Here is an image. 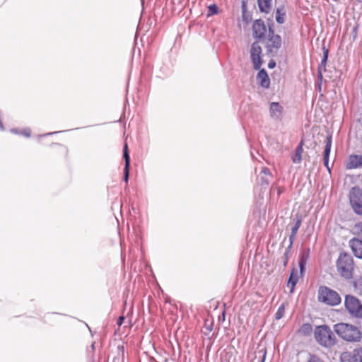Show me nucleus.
Returning <instances> with one entry per match:
<instances>
[{
    "mask_svg": "<svg viewBox=\"0 0 362 362\" xmlns=\"http://www.w3.org/2000/svg\"><path fill=\"white\" fill-rule=\"evenodd\" d=\"M358 236L362 239V224L361 226V233L360 234L358 235Z\"/></svg>",
    "mask_w": 362,
    "mask_h": 362,
    "instance_id": "39",
    "label": "nucleus"
},
{
    "mask_svg": "<svg viewBox=\"0 0 362 362\" xmlns=\"http://www.w3.org/2000/svg\"><path fill=\"white\" fill-rule=\"evenodd\" d=\"M337 267L338 272L342 277L346 279H351L354 269L352 257L346 253L340 254L337 262Z\"/></svg>",
    "mask_w": 362,
    "mask_h": 362,
    "instance_id": "3",
    "label": "nucleus"
},
{
    "mask_svg": "<svg viewBox=\"0 0 362 362\" xmlns=\"http://www.w3.org/2000/svg\"><path fill=\"white\" fill-rule=\"evenodd\" d=\"M327 57H328V50L327 49H325L324 51V56H323V58L321 60V63H320V65L319 66V68H318V77L319 78L322 79V72H321V67H325L326 66V63H327Z\"/></svg>",
    "mask_w": 362,
    "mask_h": 362,
    "instance_id": "23",
    "label": "nucleus"
},
{
    "mask_svg": "<svg viewBox=\"0 0 362 362\" xmlns=\"http://www.w3.org/2000/svg\"><path fill=\"white\" fill-rule=\"evenodd\" d=\"M360 167H362V155H351L346 163V168L354 169Z\"/></svg>",
    "mask_w": 362,
    "mask_h": 362,
    "instance_id": "13",
    "label": "nucleus"
},
{
    "mask_svg": "<svg viewBox=\"0 0 362 362\" xmlns=\"http://www.w3.org/2000/svg\"><path fill=\"white\" fill-rule=\"evenodd\" d=\"M352 356L349 353H344L341 356V362H351Z\"/></svg>",
    "mask_w": 362,
    "mask_h": 362,
    "instance_id": "31",
    "label": "nucleus"
},
{
    "mask_svg": "<svg viewBox=\"0 0 362 362\" xmlns=\"http://www.w3.org/2000/svg\"><path fill=\"white\" fill-rule=\"evenodd\" d=\"M4 127L1 119L0 118V131H4Z\"/></svg>",
    "mask_w": 362,
    "mask_h": 362,
    "instance_id": "36",
    "label": "nucleus"
},
{
    "mask_svg": "<svg viewBox=\"0 0 362 362\" xmlns=\"http://www.w3.org/2000/svg\"><path fill=\"white\" fill-rule=\"evenodd\" d=\"M218 7L216 4H211L208 6V16L216 14L218 13Z\"/></svg>",
    "mask_w": 362,
    "mask_h": 362,
    "instance_id": "28",
    "label": "nucleus"
},
{
    "mask_svg": "<svg viewBox=\"0 0 362 362\" xmlns=\"http://www.w3.org/2000/svg\"><path fill=\"white\" fill-rule=\"evenodd\" d=\"M250 54L254 69L259 70L262 65L263 60L262 49L258 42L252 44Z\"/></svg>",
    "mask_w": 362,
    "mask_h": 362,
    "instance_id": "8",
    "label": "nucleus"
},
{
    "mask_svg": "<svg viewBox=\"0 0 362 362\" xmlns=\"http://www.w3.org/2000/svg\"><path fill=\"white\" fill-rule=\"evenodd\" d=\"M124 320V316H120L118 318L117 322V325L118 326H121L123 324Z\"/></svg>",
    "mask_w": 362,
    "mask_h": 362,
    "instance_id": "33",
    "label": "nucleus"
},
{
    "mask_svg": "<svg viewBox=\"0 0 362 362\" xmlns=\"http://www.w3.org/2000/svg\"><path fill=\"white\" fill-rule=\"evenodd\" d=\"M267 33V27L264 22L258 19L254 21L252 25V35L255 39L264 40Z\"/></svg>",
    "mask_w": 362,
    "mask_h": 362,
    "instance_id": "9",
    "label": "nucleus"
},
{
    "mask_svg": "<svg viewBox=\"0 0 362 362\" xmlns=\"http://www.w3.org/2000/svg\"><path fill=\"white\" fill-rule=\"evenodd\" d=\"M275 66H276V62H275L274 61H273V60H270V61L269 62V63H268V67H269V69H273V68H274V67H275Z\"/></svg>",
    "mask_w": 362,
    "mask_h": 362,
    "instance_id": "34",
    "label": "nucleus"
},
{
    "mask_svg": "<svg viewBox=\"0 0 362 362\" xmlns=\"http://www.w3.org/2000/svg\"><path fill=\"white\" fill-rule=\"evenodd\" d=\"M301 221V217L300 216H296L295 224L291 228V235H289V248H291L293 246L298 230L300 227Z\"/></svg>",
    "mask_w": 362,
    "mask_h": 362,
    "instance_id": "15",
    "label": "nucleus"
},
{
    "mask_svg": "<svg viewBox=\"0 0 362 362\" xmlns=\"http://www.w3.org/2000/svg\"><path fill=\"white\" fill-rule=\"evenodd\" d=\"M281 37L274 33L271 26H269L267 39L265 41V47L267 54L274 56L281 47Z\"/></svg>",
    "mask_w": 362,
    "mask_h": 362,
    "instance_id": "5",
    "label": "nucleus"
},
{
    "mask_svg": "<svg viewBox=\"0 0 362 362\" xmlns=\"http://www.w3.org/2000/svg\"><path fill=\"white\" fill-rule=\"evenodd\" d=\"M267 355V351L265 349L259 350L252 362H264Z\"/></svg>",
    "mask_w": 362,
    "mask_h": 362,
    "instance_id": "22",
    "label": "nucleus"
},
{
    "mask_svg": "<svg viewBox=\"0 0 362 362\" xmlns=\"http://www.w3.org/2000/svg\"><path fill=\"white\" fill-rule=\"evenodd\" d=\"M123 157L125 161V165L124 168V180L126 182H127L129 174L130 157L129 155L128 146L127 144H125L124 146Z\"/></svg>",
    "mask_w": 362,
    "mask_h": 362,
    "instance_id": "14",
    "label": "nucleus"
},
{
    "mask_svg": "<svg viewBox=\"0 0 362 362\" xmlns=\"http://www.w3.org/2000/svg\"><path fill=\"white\" fill-rule=\"evenodd\" d=\"M318 300L332 306L337 305L341 303V297L339 293L327 286H322L319 288Z\"/></svg>",
    "mask_w": 362,
    "mask_h": 362,
    "instance_id": "4",
    "label": "nucleus"
},
{
    "mask_svg": "<svg viewBox=\"0 0 362 362\" xmlns=\"http://www.w3.org/2000/svg\"><path fill=\"white\" fill-rule=\"evenodd\" d=\"M334 331L341 338L348 341H359L362 337L361 332L356 327L346 323L335 325Z\"/></svg>",
    "mask_w": 362,
    "mask_h": 362,
    "instance_id": "1",
    "label": "nucleus"
},
{
    "mask_svg": "<svg viewBox=\"0 0 362 362\" xmlns=\"http://www.w3.org/2000/svg\"><path fill=\"white\" fill-rule=\"evenodd\" d=\"M257 75V80L260 86L264 88H268L270 85V79L265 69H259Z\"/></svg>",
    "mask_w": 362,
    "mask_h": 362,
    "instance_id": "12",
    "label": "nucleus"
},
{
    "mask_svg": "<svg viewBox=\"0 0 362 362\" xmlns=\"http://www.w3.org/2000/svg\"><path fill=\"white\" fill-rule=\"evenodd\" d=\"M272 0H257L259 8L261 12L269 13L271 11Z\"/></svg>",
    "mask_w": 362,
    "mask_h": 362,
    "instance_id": "17",
    "label": "nucleus"
},
{
    "mask_svg": "<svg viewBox=\"0 0 362 362\" xmlns=\"http://www.w3.org/2000/svg\"><path fill=\"white\" fill-rule=\"evenodd\" d=\"M91 348H92L93 350L95 349V344L94 343H93L91 344Z\"/></svg>",
    "mask_w": 362,
    "mask_h": 362,
    "instance_id": "41",
    "label": "nucleus"
},
{
    "mask_svg": "<svg viewBox=\"0 0 362 362\" xmlns=\"http://www.w3.org/2000/svg\"><path fill=\"white\" fill-rule=\"evenodd\" d=\"M245 8H246V4H245V1H243L242 2V8H243V11H245Z\"/></svg>",
    "mask_w": 362,
    "mask_h": 362,
    "instance_id": "37",
    "label": "nucleus"
},
{
    "mask_svg": "<svg viewBox=\"0 0 362 362\" xmlns=\"http://www.w3.org/2000/svg\"><path fill=\"white\" fill-rule=\"evenodd\" d=\"M306 362H325L319 356L313 354H308Z\"/></svg>",
    "mask_w": 362,
    "mask_h": 362,
    "instance_id": "26",
    "label": "nucleus"
},
{
    "mask_svg": "<svg viewBox=\"0 0 362 362\" xmlns=\"http://www.w3.org/2000/svg\"><path fill=\"white\" fill-rule=\"evenodd\" d=\"M291 158L294 163H300L302 160V156L301 154L295 152Z\"/></svg>",
    "mask_w": 362,
    "mask_h": 362,
    "instance_id": "30",
    "label": "nucleus"
},
{
    "mask_svg": "<svg viewBox=\"0 0 362 362\" xmlns=\"http://www.w3.org/2000/svg\"><path fill=\"white\" fill-rule=\"evenodd\" d=\"M11 132L13 134H22L26 137H30L31 134V130L30 128H25L22 130L18 129H11Z\"/></svg>",
    "mask_w": 362,
    "mask_h": 362,
    "instance_id": "25",
    "label": "nucleus"
},
{
    "mask_svg": "<svg viewBox=\"0 0 362 362\" xmlns=\"http://www.w3.org/2000/svg\"><path fill=\"white\" fill-rule=\"evenodd\" d=\"M295 152L302 155L303 152V141H300L298 146L296 147Z\"/></svg>",
    "mask_w": 362,
    "mask_h": 362,
    "instance_id": "32",
    "label": "nucleus"
},
{
    "mask_svg": "<svg viewBox=\"0 0 362 362\" xmlns=\"http://www.w3.org/2000/svg\"><path fill=\"white\" fill-rule=\"evenodd\" d=\"M312 332L313 327L310 323L303 324L299 329V333L304 336L310 335L312 333Z\"/></svg>",
    "mask_w": 362,
    "mask_h": 362,
    "instance_id": "21",
    "label": "nucleus"
},
{
    "mask_svg": "<svg viewBox=\"0 0 362 362\" xmlns=\"http://www.w3.org/2000/svg\"><path fill=\"white\" fill-rule=\"evenodd\" d=\"M291 249V248H289V245H288V247L286 248V251L284 253V262H283V265L284 267H286L287 265V264H288V259H289V253H290Z\"/></svg>",
    "mask_w": 362,
    "mask_h": 362,
    "instance_id": "29",
    "label": "nucleus"
},
{
    "mask_svg": "<svg viewBox=\"0 0 362 362\" xmlns=\"http://www.w3.org/2000/svg\"><path fill=\"white\" fill-rule=\"evenodd\" d=\"M284 313H285V306H284V304H281L279 307V308H278V310H277V311H276V313L275 314L276 320L281 319L283 317L284 315Z\"/></svg>",
    "mask_w": 362,
    "mask_h": 362,
    "instance_id": "27",
    "label": "nucleus"
},
{
    "mask_svg": "<svg viewBox=\"0 0 362 362\" xmlns=\"http://www.w3.org/2000/svg\"><path fill=\"white\" fill-rule=\"evenodd\" d=\"M298 274L296 269L293 268L291 272L289 279L288 280L287 286L288 287H291V292H293L295 286L298 282Z\"/></svg>",
    "mask_w": 362,
    "mask_h": 362,
    "instance_id": "18",
    "label": "nucleus"
},
{
    "mask_svg": "<svg viewBox=\"0 0 362 362\" xmlns=\"http://www.w3.org/2000/svg\"><path fill=\"white\" fill-rule=\"evenodd\" d=\"M269 116L274 121H281L284 115V107L277 102H272L269 104Z\"/></svg>",
    "mask_w": 362,
    "mask_h": 362,
    "instance_id": "10",
    "label": "nucleus"
},
{
    "mask_svg": "<svg viewBox=\"0 0 362 362\" xmlns=\"http://www.w3.org/2000/svg\"><path fill=\"white\" fill-rule=\"evenodd\" d=\"M262 173L265 174V175H269L270 174V170L269 169H268L267 168H262V171H261Z\"/></svg>",
    "mask_w": 362,
    "mask_h": 362,
    "instance_id": "35",
    "label": "nucleus"
},
{
    "mask_svg": "<svg viewBox=\"0 0 362 362\" xmlns=\"http://www.w3.org/2000/svg\"><path fill=\"white\" fill-rule=\"evenodd\" d=\"M59 132H52V133H47V134H45L44 135H42L43 136H47V135H51V134H56V133H58Z\"/></svg>",
    "mask_w": 362,
    "mask_h": 362,
    "instance_id": "38",
    "label": "nucleus"
},
{
    "mask_svg": "<svg viewBox=\"0 0 362 362\" xmlns=\"http://www.w3.org/2000/svg\"><path fill=\"white\" fill-rule=\"evenodd\" d=\"M308 252L307 253H303L300 257V259H299V268H300V274L301 276L303 275L304 274V272H305V266H306V264H307V261H308Z\"/></svg>",
    "mask_w": 362,
    "mask_h": 362,
    "instance_id": "19",
    "label": "nucleus"
},
{
    "mask_svg": "<svg viewBox=\"0 0 362 362\" xmlns=\"http://www.w3.org/2000/svg\"><path fill=\"white\" fill-rule=\"evenodd\" d=\"M282 191L283 190L281 188L279 187L278 188V191H277L278 194L279 195L282 192Z\"/></svg>",
    "mask_w": 362,
    "mask_h": 362,
    "instance_id": "40",
    "label": "nucleus"
},
{
    "mask_svg": "<svg viewBox=\"0 0 362 362\" xmlns=\"http://www.w3.org/2000/svg\"><path fill=\"white\" fill-rule=\"evenodd\" d=\"M349 202L354 212L362 215V189L359 187H353L349 192Z\"/></svg>",
    "mask_w": 362,
    "mask_h": 362,
    "instance_id": "7",
    "label": "nucleus"
},
{
    "mask_svg": "<svg viewBox=\"0 0 362 362\" xmlns=\"http://www.w3.org/2000/svg\"><path fill=\"white\" fill-rule=\"evenodd\" d=\"M141 4L143 5V4H144V0H141Z\"/></svg>",
    "mask_w": 362,
    "mask_h": 362,
    "instance_id": "42",
    "label": "nucleus"
},
{
    "mask_svg": "<svg viewBox=\"0 0 362 362\" xmlns=\"http://www.w3.org/2000/svg\"><path fill=\"white\" fill-rule=\"evenodd\" d=\"M349 246L354 255L362 259V239L359 238H354L349 240Z\"/></svg>",
    "mask_w": 362,
    "mask_h": 362,
    "instance_id": "11",
    "label": "nucleus"
},
{
    "mask_svg": "<svg viewBox=\"0 0 362 362\" xmlns=\"http://www.w3.org/2000/svg\"><path fill=\"white\" fill-rule=\"evenodd\" d=\"M358 2L362 3V0H357Z\"/></svg>",
    "mask_w": 362,
    "mask_h": 362,
    "instance_id": "44",
    "label": "nucleus"
},
{
    "mask_svg": "<svg viewBox=\"0 0 362 362\" xmlns=\"http://www.w3.org/2000/svg\"><path fill=\"white\" fill-rule=\"evenodd\" d=\"M352 359L354 362H362V347L354 350Z\"/></svg>",
    "mask_w": 362,
    "mask_h": 362,
    "instance_id": "24",
    "label": "nucleus"
},
{
    "mask_svg": "<svg viewBox=\"0 0 362 362\" xmlns=\"http://www.w3.org/2000/svg\"><path fill=\"white\" fill-rule=\"evenodd\" d=\"M314 335L317 342L324 347H332L336 343L335 336L327 325L316 327Z\"/></svg>",
    "mask_w": 362,
    "mask_h": 362,
    "instance_id": "2",
    "label": "nucleus"
},
{
    "mask_svg": "<svg viewBox=\"0 0 362 362\" xmlns=\"http://www.w3.org/2000/svg\"><path fill=\"white\" fill-rule=\"evenodd\" d=\"M332 138L331 135L327 136L325 140V147L324 151V164L329 169V156L331 151Z\"/></svg>",
    "mask_w": 362,
    "mask_h": 362,
    "instance_id": "16",
    "label": "nucleus"
},
{
    "mask_svg": "<svg viewBox=\"0 0 362 362\" xmlns=\"http://www.w3.org/2000/svg\"><path fill=\"white\" fill-rule=\"evenodd\" d=\"M344 305L351 316L357 318L362 317V304L357 298L351 295H346Z\"/></svg>",
    "mask_w": 362,
    "mask_h": 362,
    "instance_id": "6",
    "label": "nucleus"
},
{
    "mask_svg": "<svg viewBox=\"0 0 362 362\" xmlns=\"http://www.w3.org/2000/svg\"><path fill=\"white\" fill-rule=\"evenodd\" d=\"M265 182V184L266 185H268L269 184V182L268 181H264Z\"/></svg>",
    "mask_w": 362,
    "mask_h": 362,
    "instance_id": "43",
    "label": "nucleus"
},
{
    "mask_svg": "<svg viewBox=\"0 0 362 362\" xmlns=\"http://www.w3.org/2000/svg\"><path fill=\"white\" fill-rule=\"evenodd\" d=\"M286 12L284 6L279 7L276 11V21L278 23L282 24L285 21Z\"/></svg>",
    "mask_w": 362,
    "mask_h": 362,
    "instance_id": "20",
    "label": "nucleus"
}]
</instances>
